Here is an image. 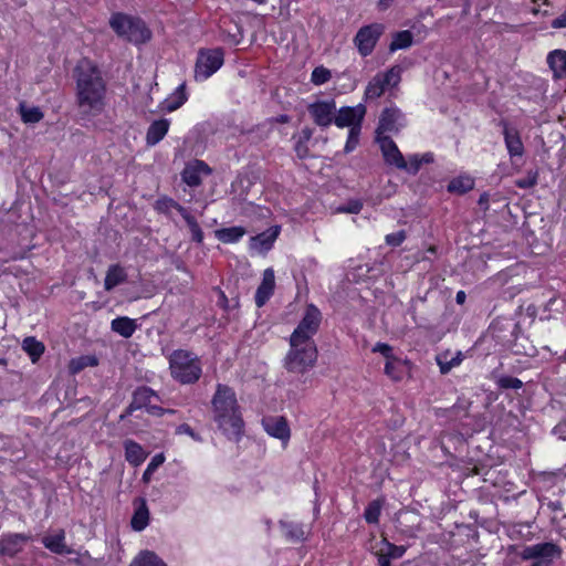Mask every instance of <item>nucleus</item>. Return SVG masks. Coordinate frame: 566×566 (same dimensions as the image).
<instances>
[{"label": "nucleus", "mask_w": 566, "mask_h": 566, "mask_svg": "<svg viewBox=\"0 0 566 566\" xmlns=\"http://www.w3.org/2000/svg\"><path fill=\"white\" fill-rule=\"evenodd\" d=\"M555 303H556V298H551V300L547 302V304H546V306H545V310H546V311H552V310H553V306H554V304H555Z\"/></svg>", "instance_id": "obj_64"}, {"label": "nucleus", "mask_w": 566, "mask_h": 566, "mask_svg": "<svg viewBox=\"0 0 566 566\" xmlns=\"http://www.w3.org/2000/svg\"><path fill=\"white\" fill-rule=\"evenodd\" d=\"M245 234L242 227L223 228L216 231V237L223 243H235Z\"/></svg>", "instance_id": "obj_30"}, {"label": "nucleus", "mask_w": 566, "mask_h": 566, "mask_svg": "<svg viewBox=\"0 0 566 566\" xmlns=\"http://www.w3.org/2000/svg\"><path fill=\"white\" fill-rule=\"evenodd\" d=\"M149 521V511L145 503L137 509L132 517V527L133 530L140 532L143 531L147 525Z\"/></svg>", "instance_id": "obj_35"}, {"label": "nucleus", "mask_w": 566, "mask_h": 566, "mask_svg": "<svg viewBox=\"0 0 566 566\" xmlns=\"http://www.w3.org/2000/svg\"><path fill=\"white\" fill-rule=\"evenodd\" d=\"M22 348L28 353L33 363L44 353V345L34 337L24 338Z\"/></svg>", "instance_id": "obj_33"}, {"label": "nucleus", "mask_w": 566, "mask_h": 566, "mask_svg": "<svg viewBox=\"0 0 566 566\" xmlns=\"http://www.w3.org/2000/svg\"><path fill=\"white\" fill-rule=\"evenodd\" d=\"M129 566H167V564L156 553L145 549L134 557Z\"/></svg>", "instance_id": "obj_27"}, {"label": "nucleus", "mask_w": 566, "mask_h": 566, "mask_svg": "<svg viewBox=\"0 0 566 566\" xmlns=\"http://www.w3.org/2000/svg\"><path fill=\"white\" fill-rule=\"evenodd\" d=\"M321 322L322 314L319 310L315 305L310 304L306 307L303 318L293 331L290 338L303 342H314L313 336L317 333Z\"/></svg>", "instance_id": "obj_9"}, {"label": "nucleus", "mask_w": 566, "mask_h": 566, "mask_svg": "<svg viewBox=\"0 0 566 566\" xmlns=\"http://www.w3.org/2000/svg\"><path fill=\"white\" fill-rule=\"evenodd\" d=\"M182 218L185 219L187 226L190 229L192 240L198 243H201L203 240V232H202L199 223L197 222L196 218L193 216H191L188 211L186 212V214Z\"/></svg>", "instance_id": "obj_40"}, {"label": "nucleus", "mask_w": 566, "mask_h": 566, "mask_svg": "<svg viewBox=\"0 0 566 566\" xmlns=\"http://www.w3.org/2000/svg\"><path fill=\"white\" fill-rule=\"evenodd\" d=\"M384 160L387 165L394 166L398 169L407 168V160L398 149L396 143L389 136H376Z\"/></svg>", "instance_id": "obj_13"}, {"label": "nucleus", "mask_w": 566, "mask_h": 566, "mask_svg": "<svg viewBox=\"0 0 566 566\" xmlns=\"http://www.w3.org/2000/svg\"><path fill=\"white\" fill-rule=\"evenodd\" d=\"M211 168L202 160L196 159L186 165L181 171V179L189 187H198L201 185L202 175H210Z\"/></svg>", "instance_id": "obj_17"}, {"label": "nucleus", "mask_w": 566, "mask_h": 566, "mask_svg": "<svg viewBox=\"0 0 566 566\" xmlns=\"http://www.w3.org/2000/svg\"><path fill=\"white\" fill-rule=\"evenodd\" d=\"M147 411L150 413V415H154V416H163L164 413H174L175 411L171 410V409H163L160 407H157V406H153L150 405L148 408H147Z\"/></svg>", "instance_id": "obj_56"}, {"label": "nucleus", "mask_w": 566, "mask_h": 566, "mask_svg": "<svg viewBox=\"0 0 566 566\" xmlns=\"http://www.w3.org/2000/svg\"><path fill=\"white\" fill-rule=\"evenodd\" d=\"M170 373L180 384H195L201 376V366L198 357L184 349L175 350L169 359Z\"/></svg>", "instance_id": "obj_4"}, {"label": "nucleus", "mask_w": 566, "mask_h": 566, "mask_svg": "<svg viewBox=\"0 0 566 566\" xmlns=\"http://www.w3.org/2000/svg\"><path fill=\"white\" fill-rule=\"evenodd\" d=\"M381 512V503L379 501H373L370 502L364 513V517L367 523L369 524H376L379 521Z\"/></svg>", "instance_id": "obj_42"}, {"label": "nucleus", "mask_w": 566, "mask_h": 566, "mask_svg": "<svg viewBox=\"0 0 566 566\" xmlns=\"http://www.w3.org/2000/svg\"><path fill=\"white\" fill-rule=\"evenodd\" d=\"M227 302H228L227 296L224 295V293H223V292H220V300H219V304H220V305H222L223 307H226Z\"/></svg>", "instance_id": "obj_63"}, {"label": "nucleus", "mask_w": 566, "mask_h": 566, "mask_svg": "<svg viewBox=\"0 0 566 566\" xmlns=\"http://www.w3.org/2000/svg\"><path fill=\"white\" fill-rule=\"evenodd\" d=\"M407 238V233L405 230L397 231L395 233H389L386 235L385 241L390 247H399Z\"/></svg>", "instance_id": "obj_49"}, {"label": "nucleus", "mask_w": 566, "mask_h": 566, "mask_svg": "<svg viewBox=\"0 0 566 566\" xmlns=\"http://www.w3.org/2000/svg\"><path fill=\"white\" fill-rule=\"evenodd\" d=\"M392 2H394V0H378L377 8L380 11H385L392 4Z\"/></svg>", "instance_id": "obj_59"}, {"label": "nucleus", "mask_w": 566, "mask_h": 566, "mask_svg": "<svg viewBox=\"0 0 566 566\" xmlns=\"http://www.w3.org/2000/svg\"><path fill=\"white\" fill-rule=\"evenodd\" d=\"M262 426L265 432L279 440L284 444L287 443L291 437L289 423L284 417L270 416L262 419Z\"/></svg>", "instance_id": "obj_16"}, {"label": "nucleus", "mask_w": 566, "mask_h": 566, "mask_svg": "<svg viewBox=\"0 0 566 566\" xmlns=\"http://www.w3.org/2000/svg\"><path fill=\"white\" fill-rule=\"evenodd\" d=\"M223 50L221 48L201 49L198 52L195 77L206 81L216 73L223 64Z\"/></svg>", "instance_id": "obj_7"}, {"label": "nucleus", "mask_w": 566, "mask_h": 566, "mask_svg": "<svg viewBox=\"0 0 566 566\" xmlns=\"http://www.w3.org/2000/svg\"><path fill=\"white\" fill-rule=\"evenodd\" d=\"M212 419L230 440L238 441L243 434L244 422L235 392L227 385L218 384L211 400Z\"/></svg>", "instance_id": "obj_2"}, {"label": "nucleus", "mask_w": 566, "mask_h": 566, "mask_svg": "<svg viewBox=\"0 0 566 566\" xmlns=\"http://www.w3.org/2000/svg\"><path fill=\"white\" fill-rule=\"evenodd\" d=\"M463 359L462 353L458 352L453 357L448 359V354L439 355L437 357V363L440 367L441 374H448L453 367L461 364Z\"/></svg>", "instance_id": "obj_38"}, {"label": "nucleus", "mask_w": 566, "mask_h": 566, "mask_svg": "<svg viewBox=\"0 0 566 566\" xmlns=\"http://www.w3.org/2000/svg\"><path fill=\"white\" fill-rule=\"evenodd\" d=\"M406 126V118L402 112L395 107H386L379 117L376 128V136H386V133H398Z\"/></svg>", "instance_id": "obj_11"}, {"label": "nucleus", "mask_w": 566, "mask_h": 566, "mask_svg": "<svg viewBox=\"0 0 566 566\" xmlns=\"http://www.w3.org/2000/svg\"><path fill=\"white\" fill-rule=\"evenodd\" d=\"M548 69L553 73V80L566 78V50L555 49L546 56Z\"/></svg>", "instance_id": "obj_20"}, {"label": "nucleus", "mask_w": 566, "mask_h": 566, "mask_svg": "<svg viewBox=\"0 0 566 566\" xmlns=\"http://www.w3.org/2000/svg\"><path fill=\"white\" fill-rule=\"evenodd\" d=\"M470 406L471 401L459 398L458 401L450 409V412L457 417H467L469 415Z\"/></svg>", "instance_id": "obj_47"}, {"label": "nucleus", "mask_w": 566, "mask_h": 566, "mask_svg": "<svg viewBox=\"0 0 566 566\" xmlns=\"http://www.w3.org/2000/svg\"><path fill=\"white\" fill-rule=\"evenodd\" d=\"M500 125L503 127L504 144L510 157H522L524 155V145L518 130L510 126L505 120H501Z\"/></svg>", "instance_id": "obj_18"}, {"label": "nucleus", "mask_w": 566, "mask_h": 566, "mask_svg": "<svg viewBox=\"0 0 566 566\" xmlns=\"http://www.w3.org/2000/svg\"><path fill=\"white\" fill-rule=\"evenodd\" d=\"M124 447L125 458L129 463L138 465L145 460L146 454L143 448L137 442L133 440H126L124 442Z\"/></svg>", "instance_id": "obj_28"}, {"label": "nucleus", "mask_w": 566, "mask_h": 566, "mask_svg": "<svg viewBox=\"0 0 566 566\" xmlns=\"http://www.w3.org/2000/svg\"><path fill=\"white\" fill-rule=\"evenodd\" d=\"M551 25L552 28L554 29H562V28H566V10L559 14L558 17H556L552 22H551Z\"/></svg>", "instance_id": "obj_55"}, {"label": "nucleus", "mask_w": 566, "mask_h": 566, "mask_svg": "<svg viewBox=\"0 0 566 566\" xmlns=\"http://www.w3.org/2000/svg\"><path fill=\"white\" fill-rule=\"evenodd\" d=\"M153 398H158L157 394L153 389L146 386L138 387L134 391L133 399L126 408L125 412L120 415V420H124L126 417L130 416L135 410L142 408L147 409L150 406Z\"/></svg>", "instance_id": "obj_19"}, {"label": "nucleus", "mask_w": 566, "mask_h": 566, "mask_svg": "<svg viewBox=\"0 0 566 566\" xmlns=\"http://www.w3.org/2000/svg\"><path fill=\"white\" fill-rule=\"evenodd\" d=\"M474 187V180L469 176L453 178L448 185V191L463 195Z\"/></svg>", "instance_id": "obj_31"}, {"label": "nucleus", "mask_w": 566, "mask_h": 566, "mask_svg": "<svg viewBox=\"0 0 566 566\" xmlns=\"http://www.w3.org/2000/svg\"><path fill=\"white\" fill-rule=\"evenodd\" d=\"M419 158L421 159V165L430 164L433 161V155L431 153H426L422 156H419Z\"/></svg>", "instance_id": "obj_61"}, {"label": "nucleus", "mask_w": 566, "mask_h": 566, "mask_svg": "<svg viewBox=\"0 0 566 566\" xmlns=\"http://www.w3.org/2000/svg\"><path fill=\"white\" fill-rule=\"evenodd\" d=\"M97 359L94 356H82L77 359H72L70 363V370L73 374L80 373L87 366H96Z\"/></svg>", "instance_id": "obj_41"}, {"label": "nucleus", "mask_w": 566, "mask_h": 566, "mask_svg": "<svg viewBox=\"0 0 566 566\" xmlns=\"http://www.w3.org/2000/svg\"><path fill=\"white\" fill-rule=\"evenodd\" d=\"M176 432L179 433V434H181V433L188 434V436H190L196 441H200L201 440L199 434H197L192 430V428L189 424H187V423H182V424L178 426L177 429H176Z\"/></svg>", "instance_id": "obj_53"}, {"label": "nucleus", "mask_w": 566, "mask_h": 566, "mask_svg": "<svg viewBox=\"0 0 566 566\" xmlns=\"http://www.w3.org/2000/svg\"><path fill=\"white\" fill-rule=\"evenodd\" d=\"M76 102L85 115H99L105 107L106 83L101 70L92 61L83 59L74 70Z\"/></svg>", "instance_id": "obj_1"}, {"label": "nucleus", "mask_w": 566, "mask_h": 566, "mask_svg": "<svg viewBox=\"0 0 566 566\" xmlns=\"http://www.w3.org/2000/svg\"><path fill=\"white\" fill-rule=\"evenodd\" d=\"M314 123L319 127H328L334 123L336 103L332 101H317L307 106Z\"/></svg>", "instance_id": "obj_12"}, {"label": "nucleus", "mask_w": 566, "mask_h": 566, "mask_svg": "<svg viewBox=\"0 0 566 566\" xmlns=\"http://www.w3.org/2000/svg\"><path fill=\"white\" fill-rule=\"evenodd\" d=\"M420 168H421V159L419 158V155L410 156L407 161V168L405 170L415 175L419 171Z\"/></svg>", "instance_id": "obj_52"}, {"label": "nucleus", "mask_w": 566, "mask_h": 566, "mask_svg": "<svg viewBox=\"0 0 566 566\" xmlns=\"http://www.w3.org/2000/svg\"><path fill=\"white\" fill-rule=\"evenodd\" d=\"M277 231L260 233L251 239V247L258 250H269L276 239Z\"/></svg>", "instance_id": "obj_37"}, {"label": "nucleus", "mask_w": 566, "mask_h": 566, "mask_svg": "<svg viewBox=\"0 0 566 566\" xmlns=\"http://www.w3.org/2000/svg\"><path fill=\"white\" fill-rule=\"evenodd\" d=\"M20 115L24 123L35 124L43 118V113L39 107H28L24 104H20Z\"/></svg>", "instance_id": "obj_39"}, {"label": "nucleus", "mask_w": 566, "mask_h": 566, "mask_svg": "<svg viewBox=\"0 0 566 566\" xmlns=\"http://www.w3.org/2000/svg\"><path fill=\"white\" fill-rule=\"evenodd\" d=\"M111 328L118 335L129 338L136 331V321L127 316H119L112 321Z\"/></svg>", "instance_id": "obj_25"}, {"label": "nucleus", "mask_w": 566, "mask_h": 566, "mask_svg": "<svg viewBox=\"0 0 566 566\" xmlns=\"http://www.w3.org/2000/svg\"><path fill=\"white\" fill-rule=\"evenodd\" d=\"M360 127L359 123L349 128L348 138L344 147L346 154L353 151L359 143Z\"/></svg>", "instance_id": "obj_45"}, {"label": "nucleus", "mask_w": 566, "mask_h": 566, "mask_svg": "<svg viewBox=\"0 0 566 566\" xmlns=\"http://www.w3.org/2000/svg\"><path fill=\"white\" fill-rule=\"evenodd\" d=\"M366 114V107L363 104H358L354 107H342L337 113L335 112L334 123L337 127H353L361 122Z\"/></svg>", "instance_id": "obj_14"}, {"label": "nucleus", "mask_w": 566, "mask_h": 566, "mask_svg": "<svg viewBox=\"0 0 566 566\" xmlns=\"http://www.w3.org/2000/svg\"><path fill=\"white\" fill-rule=\"evenodd\" d=\"M488 203H489V195L486 192H484L479 198V205L486 210L489 208Z\"/></svg>", "instance_id": "obj_60"}, {"label": "nucleus", "mask_w": 566, "mask_h": 566, "mask_svg": "<svg viewBox=\"0 0 566 566\" xmlns=\"http://www.w3.org/2000/svg\"><path fill=\"white\" fill-rule=\"evenodd\" d=\"M127 280V273L123 266L119 264H112L104 280V289L106 291H112L117 285L124 283Z\"/></svg>", "instance_id": "obj_24"}, {"label": "nucleus", "mask_w": 566, "mask_h": 566, "mask_svg": "<svg viewBox=\"0 0 566 566\" xmlns=\"http://www.w3.org/2000/svg\"><path fill=\"white\" fill-rule=\"evenodd\" d=\"M413 35L409 30H403L394 34L392 41L389 45V51L395 52L397 50H403L411 46Z\"/></svg>", "instance_id": "obj_32"}, {"label": "nucleus", "mask_w": 566, "mask_h": 566, "mask_svg": "<svg viewBox=\"0 0 566 566\" xmlns=\"http://www.w3.org/2000/svg\"><path fill=\"white\" fill-rule=\"evenodd\" d=\"M31 539L30 535L22 533H8L0 537V554L14 557L22 552L25 544Z\"/></svg>", "instance_id": "obj_15"}, {"label": "nucleus", "mask_w": 566, "mask_h": 566, "mask_svg": "<svg viewBox=\"0 0 566 566\" xmlns=\"http://www.w3.org/2000/svg\"><path fill=\"white\" fill-rule=\"evenodd\" d=\"M176 209L181 217L187 212V209L180 206L177 201L171 198L163 197L155 202V209L160 213H168L170 209Z\"/></svg>", "instance_id": "obj_36"}, {"label": "nucleus", "mask_w": 566, "mask_h": 566, "mask_svg": "<svg viewBox=\"0 0 566 566\" xmlns=\"http://www.w3.org/2000/svg\"><path fill=\"white\" fill-rule=\"evenodd\" d=\"M363 209V203L360 201H352L346 207H342L339 211L346 213H359Z\"/></svg>", "instance_id": "obj_54"}, {"label": "nucleus", "mask_w": 566, "mask_h": 566, "mask_svg": "<svg viewBox=\"0 0 566 566\" xmlns=\"http://www.w3.org/2000/svg\"><path fill=\"white\" fill-rule=\"evenodd\" d=\"M281 527L284 531V535L292 542H302L305 539V532L303 526L295 523L282 522Z\"/></svg>", "instance_id": "obj_34"}, {"label": "nucleus", "mask_w": 566, "mask_h": 566, "mask_svg": "<svg viewBox=\"0 0 566 566\" xmlns=\"http://www.w3.org/2000/svg\"><path fill=\"white\" fill-rule=\"evenodd\" d=\"M164 455L157 454L151 459V462L148 464L146 472L155 470L159 464L164 462Z\"/></svg>", "instance_id": "obj_57"}, {"label": "nucleus", "mask_w": 566, "mask_h": 566, "mask_svg": "<svg viewBox=\"0 0 566 566\" xmlns=\"http://www.w3.org/2000/svg\"><path fill=\"white\" fill-rule=\"evenodd\" d=\"M275 277L272 269H266L263 279L255 293V304L262 307L271 297L274 291Z\"/></svg>", "instance_id": "obj_21"}, {"label": "nucleus", "mask_w": 566, "mask_h": 566, "mask_svg": "<svg viewBox=\"0 0 566 566\" xmlns=\"http://www.w3.org/2000/svg\"><path fill=\"white\" fill-rule=\"evenodd\" d=\"M562 549L552 542L525 546L520 556L523 560H533L531 566H552L555 558H559Z\"/></svg>", "instance_id": "obj_6"}, {"label": "nucleus", "mask_w": 566, "mask_h": 566, "mask_svg": "<svg viewBox=\"0 0 566 566\" xmlns=\"http://www.w3.org/2000/svg\"><path fill=\"white\" fill-rule=\"evenodd\" d=\"M42 544L45 548L55 554H71L73 551L65 544V532L60 530L54 535H46L42 538Z\"/></svg>", "instance_id": "obj_22"}, {"label": "nucleus", "mask_w": 566, "mask_h": 566, "mask_svg": "<svg viewBox=\"0 0 566 566\" xmlns=\"http://www.w3.org/2000/svg\"><path fill=\"white\" fill-rule=\"evenodd\" d=\"M538 172L528 171L527 175L523 178H520L515 181L516 187L521 189H530L537 184Z\"/></svg>", "instance_id": "obj_46"}, {"label": "nucleus", "mask_w": 566, "mask_h": 566, "mask_svg": "<svg viewBox=\"0 0 566 566\" xmlns=\"http://www.w3.org/2000/svg\"><path fill=\"white\" fill-rule=\"evenodd\" d=\"M467 295L464 291H459L455 295V301L458 304H463L465 302Z\"/></svg>", "instance_id": "obj_62"}, {"label": "nucleus", "mask_w": 566, "mask_h": 566, "mask_svg": "<svg viewBox=\"0 0 566 566\" xmlns=\"http://www.w3.org/2000/svg\"><path fill=\"white\" fill-rule=\"evenodd\" d=\"M400 67L392 66L386 72L377 73L367 84L364 97L366 101L379 98L388 86L395 87L399 84Z\"/></svg>", "instance_id": "obj_8"}, {"label": "nucleus", "mask_w": 566, "mask_h": 566, "mask_svg": "<svg viewBox=\"0 0 566 566\" xmlns=\"http://www.w3.org/2000/svg\"><path fill=\"white\" fill-rule=\"evenodd\" d=\"M313 136V129L310 127H304L298 136H294L296 138L294 150L300 159H304L308 156V147L307 144Z\"/></svg>", "instance_id": "obj_29"}, {"label": "nucleus", "mask_w": 566, "mask_h": 566, "mask_svg": "<svg viewBox=\"0 0 566 566\" xmlns=\"http://www.w3.org/2000/svg\"><path fill=\"white\" fill-rule=\"evenodd\" d=\"M499 386L502 389H520L523 386V382L521 379L512 376H505L500 378Z\"/></svg>", "instance_id": "obj_48"}, {"label": "nucleus", "mask_w": 566, "mask_h": 566, "mask_svg": "<svg viewBox=\"0 0 566 566\" xmlns=\"http://www.w3.org/2000/svg\"><path fill=\"white\" fill-rule=\"evenodd\" d=\"M332 77V73L328 69L324 66H317L313 70L311 75V81L315 85H322L328 82Z\"/></svg>", "instance_id": "obj_44"}, {"label": "nucleus", "mask_w": 566, "mask_h": 566, "mask_svg": "<svg viewBox=\"0 0 566 566\" xmlns=\"http://www.w3.org/2000/svg\"><path fill=\"white\" fill-rule=\"evenodd\" d=\"M373 352L380 353L382 356L386 357L387 360H391V358H394L392 348L390 345H388L386 343H377L374 346Z\"/></svg>", "instance_id": "obj_51"}, {"label": "nucleus", "mask_w": 566, "mask_h": 566, "mask_svg": "<svg viewBox=\"0 0 566 566\" xmlns=\"http://www.w3.org/2000/svg\"><path fill=\"white\" fill-rule=\"evenodd\" d=\"M187 101L186 94V85L185 83L180 84L176 91L164 101L163 109L167 112H174L181 107Z\"/></svg>", "instance_id": "obj_26"}, {"label": "nucleus", "mask_w": 566, "mask_h": 566, "mask_svg": "<svg viewBox=\"0 0 566 566\" xmlns=\"http://www.w3.org/2000/svg\"><path fill=\"white\" fill-rule=\"evenodd\" d=\"M385 374L392 380H400L402 377L400 360L396 357L391 358V360H387L385 365Z\"/></svg>", "instance_id": "obj_43"}, {"label": "nucleus", "mask_w": 566, "mask_h": 566, "mask_svg": "<svg viewBox=\"0 0 566 566\" xmlns=\"http://www.w3.org/2000/svg\"><path fill=\"white\" fill-rule=\"evenodd\" d=\"M317 360L315 342L290 338V350L283 359V367L292 374H304L314 367Z\"/></svg>", "instance_id": "obj_3"}, {"label": "nucleus", "mask_w": 566, "mask_h": 566, "mask_svg": "<svg viewBox=\"0 0 566 566\" xmlns=\"http://www.w3.org/2000/svg\"><path fill=\"white\" fill-rule=\"evenodd\" d=\"M170 122L166 118L155 120L150 124L146 134V143L148 146L158 144L168 133Z\"/></svg>", "instance_id": "obj_23"}, {"label": "nucleus", "mask_w": 566, "mask_h": 566, "mask_svg": "<svg viewBox=\"0 0 566 566\" xmlns=\"http://www.w3.org/2000/svg\"><path fill=\"white\" fill-rule=\"evenodd\" d=\"M378 566H391L390 557L386 553H377Z\"/></svg>", "instance_id": "obj_58"}, {"label": "nucleus", "mask_w": 566, "mask_h": 566, "mask_svg": "<svg viewBox=\"0 0 566 566\" xmlns=\"http://www.w3.org/2000/svg\"><path fill=\"white\" fill-rule=\"evenodd\" d=\"M109 25L118 36L135 44L145 43L150 39V31L144 21L125 13L112 14Z\"/></svg>", "instance_id": "obj_5"}, {"label": "nucleus", "mask_w": 566, "mask_h": 566, "mask_svg": "<svg viewBox=\"0 0 566 566\" xmlns=\"http://www.w3.org/2000/svg\"><path fill=\"white\" fill-rule=\"evenodd\" d=\"M385 31V25L381 23H371L361 27L354 36V44L359 54L364 57L370 55Z\"/></svg>", "instance_id": "obj_10"}, {"label": "nucleus", "mask_w": 566, "mask_h": 566, "mask_svg": "<svg viewBox=\"0 0 566 566\" xmlns=\"http://www.w3.org/2000/svg\"><path fill=\"white\" fill-rule=\"evenodd\" d=\"M386 545H387L386 554L390 558H394V559L400 558L406 553V547L405 546H397V545L391 544V543H387Z\"/></svg>", "instance_id": "obj_50"}]
</instances>
